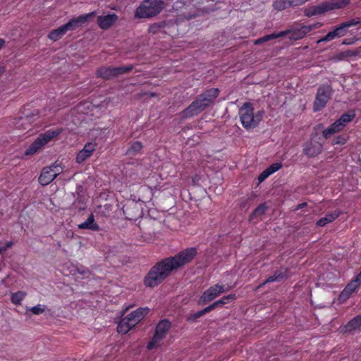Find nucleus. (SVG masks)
<instances>
[{"instance_id":"nucleus-1","label":"nucleus","mask_w":361,"mask_h":361,"mask_svg":"<svg viewBox=\"0 0 361 361\" xmlns=\"http://www.w3.org/2000/svg\"><path fill=\"white\" fill-rule=\"evenodd\" d=\"M197 254L195 247H188L173 257L160 260L152 267L145 276V285L149 288L157 286L170 276L172 271L190 263Z\"/></svg>"},{"instance_id":"nucleus-2","label":"nucleus","mask_w":361,"mask_h":361,"mask_svg":"<svg viewBox=\"0 0 361 361\" xmlns=\"http://www.w3.org/2000/svg\"><path fill=\"white\" fill-rule=\"evenodd\" d=\"M322 26V23H316L312 25H302L300 27H292L290 29H287L283 31L279 32H274L270 35H267L262 37L258 38L254 41L255 45H259L262 43L269 42L270 40L285 37L290 35L289 39L290 40L296 41L302 39L305 35L311 32L312 30L319 28Z\"/></svg>"},{"instance_id":"nucleus-3","label":"nucleus","mask_w":361,"mask_h":361,"mask_svg":"<svg viewBox=\"0 0 361 361\" xmlns=\"http://www.w3.org/2000/svg\"><path fill=\"white\" fill-rule=\"evenodd\" d=\"M264 114L263 110L254 114L253 105L250 102H245L239 109L241 124L246 130L256 128L262 121Z\"/></svg>"},{"instance_id":"nucleus-4","label":"nucleus","mask_w":361,"mask_h":361,"mask_svg":"<svg viewBox=\"0 0 361 361\" xmlns=\"http://www.w3.org/2000/svg\"><path fill=\"white\" fill-rule=\"evenodd\" d=\"M62 128H58L47 130L44 133L39 134L35 141L26 149L25 154L27 156L35 154L44 145L58 137L62 133Z\"/></svg>"},{"instance_id":"nucleus-5","label":"nucleus","mask_w":361,"mask_h":361,"mask_svg":"<svg viewBox=\"0 0 361 361\" xmlns=\"http://www.w3.org/2000/svg\"><path fill=\"white\" fill-rule=\"evenodd\" d=\"M164 6V3L161 0H145L137 8L135 17L147 18L155 16L161 11Z\"/></svg>"},{"instance_id":"nucleus-6","label":"nucleus","mask_w":361,"mask_h":361,"mask_svg":"<svg viewBox=\"0 0 361 361\" xmlns=\"http://www.w3.org/2000/svg\"><path fill=\"white\" fill-rule=\"evenodd\" d=\"M171 328V322L164 319L160 320L157 324L155 332L149 342L147 345L148 350H153L161 345V341L166 338L169 331Z\"/></svg>"},{"instance_id":"nucleus-7","label":"nucleus","mask_w":361,"mask_h":361,"mask_svg":"<svg viewBox=\"0 0 361 361\" xmlns=\"http://www.w3.org/2000/svg\"><path fill=\"white\" fill-rule=\"evenodd\" d=\"M355 114L354 111L343 114L338 120L322 131V136L324 138L327 140L334 134L341 132L344 129L347 124L355 118Z\"/></svg>"},{"instance_id":"nucleus-8","label":"nucleus","mask_w":361,"mask_h":361,"mask_svg":"<svg viewBox=\"0 0 361 361\" xmlns=\"http://www.w3.org/2000/svg\"><path fill=\"white\" fill-rule=\"evenodd\" d=\"M334 90L330 85H322L317 91L315 99L313 102L314 111H319L323 109L327 102L331 99Z\"/></svg>"},{"instance_id":"nucleus-9","label":"nucleus","mask_w":361,"mask_h":361,"mask_svg":"<svg viewBox=\"0 0 361 361\" xmlns=\"http://www.w3.org/2000/svg\"><path fill=\"white\" fill-rule=\"evenodd\" d=\"M219 94V90L218 88H211L198 95L193 102H197L198 108L203 111L215 100Z\"/></svg>"},{"instance_id":"nucleus-10","label":"nucleus","mask_w":361,"mask_h":361,"mask_svg":"<svg viewBox=\"0 0 361 361\" xmlns=\"http://www.w3.org/2000/svg\"><path fill=\"white\" fill-rule=\"evenodd\" d=\"M230 288V286L225 288L224 285H221L219 283L212 286L203 292L200 298L199 304H207L214 300L221 293L228 291Z\"/></svg>"},{"instance_id":"nucleus-11","label":"nucleus","mask_w":361,"mask_h":361,"mask_svg":"<svg viewBox=\"0 0 361 361\" xmlns=\"http://www.w3.org/2000/svg\"><path fill=\"white\" fill-rule=\"evenodd\" d=\"M149 309L147 307H140L128 314L124 318L130 322V325L135 326L148 313Z\"/></svg>"},{"instance_id":"nucleus-12","label":"nucleus","mask_w":361,"mask_h":361,"mask_svg":"<svg viewBox=\"0 0 361 361\" xmlns=\"http://www.w3.org/2000/svg\"><path fill=\"white\" fill-rule=\"evenodd\" d=\"M323 145L319 142H309L303 145L302 152L308 157H315L322 153Z\"/></svg>"},{"instance_id":"nucleus-13","label":"nucleus","mask_w":361,"mask_h":361,"mask_svg":"<svg viewBox=\"0 0 361 361\" xmlns=\"http://www.w3.org/2000/svg\"><path fill=\"white\" fill-rule=\"evenodd\" d=\"M97 145L94 142H87L85 145L82 149H81L76 156L75 161L78 164H82L87 159L92 155V153L96 150Z\"/></svg>"},{"instance_id":"nucleus-14","label":"nucleus","mask_w":361,"mask_h":361,"mask_svg":"<svg viewBox=\"0 0 361 361\" xmlns=\"http://www.w3.org/2000/svg\"><path fill=\"white\" fill-rule=\"evenodd\" d=\"M288 271L289 269L281 268L279 270L274 271L272 276H269L262 283H261L258 288H261L264 286L265 284L271 282H279L283 279H286L288 278Z\"/></svg>"},{"instance_id":"nucleus-15","label":"nucleus","mask_w":361,"mask_h":361,"mask_svg":"<svg viewBox=\"0 0 361 361\" xmlns=\"http://www.w3.org/2000/svg\"><path fill=\"white\" fill-rule=\"evenodd\" d=\"M359 288L358 285L352 280L348 283L338 295V300L341 303L347 301L350 297Z\"/></svg>"},{"instance_id":"nucleus-16","label":"nucleus","mask_w":361,"mask_h":361,"mask_svg":"<svg viewBox=\"0 0 361 361\" xmlns=\"http://www.w3.org/2000/svg\"><path fill=\"white\" fill-rule=\"evenodd\" d=\"M329 11L327 6V3L322 4L310 6L306 8L304 11L305 16L307 17H312L317 15L324 13L325 12Z\"/></svg>"},{"instance_id":"nucleus-17","label":"nucleus","mask_w":361,"mask_h":361,"mask_svg":"<svg viewBox=\"0 0 361 361\" xmlns=\"http://www.w3.org/2000/svg\"><path fill=\"white\" fill-rule=\"evenodd\" d=\"M197 102H192L187 108L180 113V117L183 119L191 118L198 115L202 111L197 106Z\"/></svg>"},{"instance_id":"nucleus-18","label":"nucleus","mask_w":361,"mask_h":361,"mask_svg":"<svg viewBox=\"0 0 361 361\" xmlns=\"http://www.w3.org/2000/svg\"><path fill=\"white\" fill-rule=\"evenodd\" d=\"M79 229L82 230H91L93 231H99L100 228L99 226L95 222L94 216L93 214H91L87 219L84 221L83 223L80 224L78 226Z\"/></svg>"},{"instance_id":"nucleus-19","label":"nucleus","mask_w":361,"mask_h":361,"mask_svg":"<svg viewBox=\"0 0 361 361\" xmlns=\"http://www.w3.org/2000/svg\"><path fill=\"white\" fill-rule=\"evenodd\" d=\"M55 179L54 175H53L50 168H43L41 174L39 177V183L42 185H47Z\"/></svg>"},{"instance_id":"nucleus-20","label":"nucleus","mask_w":361,"mask_h":361,"mask_svg":"<svg viewBox=\"0 0 361 361\" xmlns=\"http://www.w3.org/2000/svg\"><path fill=\"white\" fill-rule=\"evenodd\" d=\"M96 13L94 11L86 13L84 15L79 16L75 18H71V21L73 23L75 29L81 27L85 23L90 21L92 18L95 16Z\"/></svg>"},{"instance_id":"nucleus-21","label":"nucleus","mask_w":361,"mask_h":361,"mask_svg":"<svg viewBox=\"0 0 361 361\" xmlns=\"http://www.w3.org/2000/svg\"><path fill=\"white\" fill-rule=\"evenodd\" d=\"M341 214L340 211L335 210L331 213L327 214L324 217L319 219L316 225L317 226L323 227L326 226L327 224L333 222L336 220Z\"/></svg>"},{"instance_id":"nucleus-22","label":"nucleus","mask_w":361,"mask_h":361,"mask_svg":"<svg viewBox=\"0 0 361 361\" xmlns=\"http://www.w3.org/2000/svg\"><path fill=\"white\" fill-rule=\"evenodd\" d=\"M97 23L99 27L102 30L109 28L113 25V14L98 16Z\"/></svg>"},{"instance_id":"nucleus-23","label":"nucleus","mask_w":361,"mask_h":361,"mask_svg":"<svg viewBox=\"0 0 361 361\" xmlns=\"http://www.w3.org/2000/svg\"><path fill=\"white\" fill-rule=\"evenodd\" d=\"M345 328L348 331H353L361 329V314L357 315L350 320Z\"/></svg>"},{"instance_id":"nucleus-24","label":"nucleus","mask_w":361,"mask_h":361,"mask_svg":"<svg viewBox=\"0 0 361 361\" xmlns=\"http://www.w3.org/2000/svg\"><path fill=\"white\" fill-rule=\"evenodd\" d=\"M66 32L65 29L63 28V26L61 25L59 27H58L57 29L51 30L49 33L48 37L51 40L56 42V41L61 39L62 37L66 35Z\"/></svg>"},{"instance_id":"nucleus-25","label":"nucleus","mask_w":361,"mask_h":361,"mask_svg":"<svg viewBox=\"0 0 361 361\" xmlns=\"http://www.w3.org/2000/svg\"><path fill=\"white\" fill-rule=\"evenodd\" d=\"M350 0H333L330 2H326L329 11L342 8L348 6Z\"/></svg>"},{"instance_id":"nucleus-26","label":"nucleus","mask_w":361,"mask_h":361,"mask_svg":"<svg viewBox=\"0 0 361 361\" xmlns=\"http://www.w3.org/2000/svg\"><path fill=\"white\" fill-rule=\"evenodd\" d=\"M27 293L22 290H18L15 293H12L11 295V301L16 305H20L22 301L26 297Z\"/></svg>"},{"instance_id":"nucleus-27","label":"nucleus","mask_w":361,"mask_h":361,"mask_svg":"<svg viewBox=\"0 0 361 361\" xmlns=\"http://www.w3.org/2000/svg\"><path fill=\"white\" fill-rule=\"evenodd\" d=\"M132 328H133V326L130 325V322L126 321V319L123 317L118 323L117 331L118 334H127Z\"/></svg>"},{"instance_id":"nucleus-28","label":"nucleus","mask_w":361,"mask_h":361,"mask_svg":"<svg viewBox=\"0 0 361 361\" xmlns=\"http://www.w3.org/2000/svg\"><path fill=\"white\" fill-rule=\"evenodd\" d=\"M142 149V145L140 141H136L132 143L126 151V154L128 156H135L139 154Z\"/></svg>"},{"instance_id":"nucleus-29","label":"nucleus","mask_w":361,"mask_h":361,"mask_svg":"<svg viewBox=\"0 0 361 361\" xmlns=\"http://www.w3.org/2000/svg\"><path fill=\"white\" fill-rule=\"evenodd\" d=\"M292 6L290 0H275L273 2V7L277 11H283Z\"/></svg>"},{"instance_id":"nucleus-30","label":"nucleus","mask_w":361,"mask_h":361,"mask_svg":"<svg viewBox=\"0 0 361 361\" xmlns=\"http://www.w3.org/2000/svg\"><path fill=\"white\" fill-rule=\"evenodd\" d=\"M97 74L98 77L104 78V79H109L113 76V68L112 67H102L100 68L97 72Z\"/></svg>"},{"instance_id":"nucleus-31","label":"nucleus","mask_w":361,"mask_h":361,"mask_svg":"<svg viewBox=\"0 0 361 361\" xmlns=\"http://www.w3.org/2000/svg\"><path fill=\"white\" fill-rule=\"evenodd\" d=\"M166 23L164 21H161L158 23H153L148 28V32L151 34L155 35L161 32V30L165 27Z\"/></svg>"},{"instance_id":"nucleus-32","label":"nucleus","mask_w":361,"mask_h":361,"mask_svg":"<svg viewBox=\"0 0 361 361\" xmlns=\"http://www.w3.org/2000/svg\"><path fill=\"white\" fill-rule=\"evenodd\" d=\"M236 295L234 293L222 297L221 299L215 301L217 307H222L224 305L227 304L230 301L236 300Z\"/></svg>"},{"instance_id":"nucleus-33","label":"nucleus","mask_w":361,"mask_h":361,"mask_svg":"<svg viewBox=\"0 0 361 361\" xmlns=\"http://www.w3.org/2000/svg\"><path fill=\"white\" fill-rule=\"evenodd\" d=\"M336 38H339V37H338V33L336 32V30L334 27L333 28V30L329 32L324 37L318 39L317 43H320L322 42H329Z\"/></svg>"},{"instance_id":"nucleus-34","label":"nucleus","mask_w":361,"mask_h":361,"mask_svg":"<svg viewBox=\"0 0 361 361\" xmlns=\"http://www.w3.org/2000/svg\"><path fill=\"white\" fill-rule=\"evenodd\" d=\"M267 209V207L265 203H262L259 204L251 214L250 218L262 216L263 214H265Z\"/></svg>"},{"instance_id":"nucleus-35","label":"nucleus","mask_w":361,"mask_h":361,"mask_svg":"<svg viewBox=\"0 0 361 361\" xmlns=\"http://www.w3.org/2000/svg\"><path fill=\"white\" fill-rule=\"evenodd\" d=\"M348 139V135L347 134L339 135L333 139V140L331 142V145H343L346 143Z\"/></svg>"},{"instance_id":"nucleus-36","label":"nucleus","mask_w":361,"mask_h":361,"mask_svg":"<svg viewBox=\"0 0 361 361\" xmlns=\"http://www.w3.org/2000/svg\"><path fill=\"white\" fill-rule=\"evenodd\" d=\"M47 167L51 169V172L53 175H54L55 178L63 171V167L61 163L55 162L51 166Z\"/></svg>"},{"instance_id":"nucleus-37","label":"nucleus","mask_w":361,"mask_h":361,"mask_svg":"<svg viewBox=\"0 0 361 361\" xmlns=\"http://www.w3.org/2000/svg\"><path fill=\"white\" fill-rule=\"evenodd\" d=\"M133 69V66H124L114 68V76L129 73Z\"/></svg>"},{"instance_id":"nucleus-38","label":"nucleus","mask_w":361,"mask_h":361,"mask_svg":"<svg viewBox=\"0 0 361 361\" xmlns=\"http://www.w3.org/2000/svg\"><path fill=\"white\" fill-rule=\"evenodd\" d=\"M44 305L38 304L36 306L32 307L29 309V311H30L33 314L35 315H39L44 312L45 308Z\"/></svg>"},{"instance_id":"nucleus-39","label":"nucleus","mask_w":361,"mask_h":361,"mask_svg":"<svg viewBox=\"0 0 361 361\" xmlns=\"http://www.w3.org/2000/svg\"><path fill=\"white\" fill-rule=\"evenodd\" d=\"M343 24L345 25L347 29L350 28V27L355 26L357 25H360L361 23V18L360 17H355L354 18H352L348 21L343 22Z\"/></svg>"},{"instance_id":"nucleus-40","label":"nucleus","mask_w":361,"mask_h":361,"mask_svg":"<svg viewBox=\"0 0 361 361\" xmlns=\"http://www.w3.org/2000/svg\"><path fill=\"white\" fill-rule=\"evenodd\" d=\"M335 28L336 30V32L338 33L339 38L345 36L347 34L348 29L343 24V23H341L339 25L335 27Z\"/></svg>"},{"instance_id":"nucleus-41","label":"nucleus","mask_w":361,"mask_h":361,"mask_svg":"<svg viewBox=\"0 0 361 361\" xmlns=\"http://www.w3.org/2000/svg\"><path fill=\"white\" fill-rule=\"evenodd\" d=\"M282 167V164L281 163H274L268 166L266 169L269 171V173L271 175L279 171Z\"/></svg>"},{"instance_id":"nucleus-42","label":"nucleus","mask_w":361,"mask_h":361,"mask_svg":"<svg viewBox=\"0 0 361 361\" xmlns=\"http://www.w3.org/2000/svg\"><path fill=\"white\" fill-rule=\"evenodd\" d=\"M271 174L269 173V171L265 169L258 176V180L259 183H262Z\"/></svg>"},{"instance_id":"nucleus-43","label":"nucleus","mask_w":361,"mask_h":361,"mask_svg":"<svg viewBox=\"0 0 361 361\" xmlns=\"http://www.w3.org/2000/svg\"><path fill=\"white\" fill-rule=\"evenodd\" d=\"M63 28L65 29L66 32L68 31H73V30H76L75 26H74V25H73V23H72L71 20H70L66 24L63 25Z\"/></svg>"},{"instance_id":"nucleus-44","label":"nucleus","mask_w":361,"mask_h":361,"mask_svg":"<svg viewBox=\"0 0 361 361\" xmlns=\"http://www.w3.org/2000/svg\"><path fill=\"white\" fill-rule=\"evenodd\" d=\"M13 245L12 241L7 242L4 246L0 247V255L4 254L8 248L11 247Z\"/></svg>"},{"instance_id":"nucleus-45","label":"nucleus","mask_w":361,"mask_h":361,"mask_svg":"<svg viewBox=\"0 0 361 361\" xmlns=\"http://www.w3.org/2000/svg\"><path fill=\"white\" fill-rule=\"evenodd\" d=\"M216 307H217V306H216L215 302H214L212 304L209 305V306H207L204 309H203L202 311H203L204 314H205L211 312L212 310H214Z\"/></svg>"},{"instance_id":"nucleus-46","label":"nucleus","mask_w":361,"mask_h":361,"mask_svg":"<svg viewBox=\"0 0 361 361\" xmlns=\"http://www.w3.org/2000/svg\"><path fill=\"white\" fill-rule=\"evenodd\" d=\"M216 307H217V306H216L215 302H214L212 304L209 305V306H207L204 309H203L202 311H203L204 314H205L211 312L212 310H214Z\"/></svg>"},{"instance_id":"nucleus-47","label":"nucleus","mask_w":361,"mask_h":361,"mask_svg":"<svg viewBox=\"0 0 361 361\" xmlns=\"http://www.w3.org/2000/svg\"><path fill=\"white\" fill-rule=\"evenodd\" d=\"M204 314L202 310L198 311L193 314L190 317L188 318V320H196L197 319L202 317Z\"/></svg>"},{"instance_id":"nucleus-48","label":"nucleus","mask_w":361,"mask_h":361,"mask_svg":"<svg viewBox=\"0 0 361 361\" xmlns=\"http://www.w3.org/2000/svg\"><path fill=\"white\" fill-rule=\"evenodd\" d=\"M352 281L355 283L360 287L361 284V274L359 273Z\"/></svg>"},{"instance_id":"nucleus-49","label":"nucleus","mask_w":361,"mask_h":361,"mask_svg":"<svg viewBox=\"0 0 361 361\" xmlns=\"http://www.w3.org/2000/svg\"><path fill=\"white\" fill-rule=\"evenodd\" d=\"M128 207L129 206L128 205H125L123 208V214H125L126 216V219H128L130 220L133 219V216H130V214L127 212L128 209Z\"/></svg>"},{"instance_id":"nucleus-50","label":"nucleus","mask_w":361,"mask_h":361,"mask_svg":"<svg viewBox=\"0 0 361 361\" xmlns=\"http://www.w3.org/2000/svg\"><path fill=\"white\" fill-rule=\"evenodd\" d=\"M354 42H355L354 39L348 38V39H343V41L342 42V44L350 45V44H353Z\"/></svg>"},{"instance_id":"nucleus-51","label":"nucleus","mask_w":361,"mask_h":361,"mask_svg":"<svg viewBox=\"0 0 361 361\" xmlns=\"http://www.w3.org/2000/svg\"><path fill=\"white\" fill-rule=\"evenodd\" d=\"M307 205V202H302L301 204H299L297 206V207L295 208V210H298V209H302V208L305 207Z\"/></svg>"},{"instance_id":"nucleus-52","label":"nucleus","mask_w":361,"mask_h":361,"mask_svg":"<svg viewBox=\"0 0 361 361\" xmlns=\"http://www.w3.org/2000/svg\"><path fill=\"white\" fill-rule=\"evenodd\" d=\"M6 46V41L3 38H0V50Z\"/></svg>"},{"instance_id":"nucleus-53","label":"nucleus","mask_w":361,"mask_h":361,"mask_svg":"<svg viewBox=\"0 0 361 361\" xmlns=\"http://www.w3.org/2000/svg\"><path fill=\"white\" fill-rule=\"evenodd\" d=\"M353 54L352 51H347V56H353Z\"/></svg>"},{"instance_id":"nucleus-54","label":"nucleus","mask_w":361,"mask_h":361,"mask_svg":"<svg viewBox=\"0 0 361 361\" xmlns=\"http://www.w3.org/2000/svg\"><path fill=\"white\" fill-rule=\"evenodd\" d=\"M114 23H115L117 20V16L116 14H114Z\"/></svg>"}]
</instances>
